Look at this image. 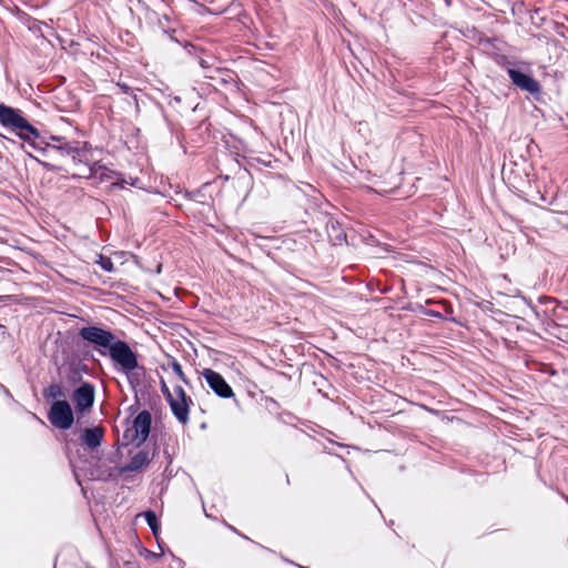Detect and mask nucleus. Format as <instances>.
Wrapping results in <instances>:
<instances>
[{"label": "nucleus", "mask_w": 568, "mask_h": 568, "mask_svg": "<svg viewBox=\"0 0 568 568\" xmlns=\"http://www.w3.org/2000/svg\"><path fill=\"white\" fill-rule=\"evenodd\" d=\"M49 422L59 429H69L74 423L71 405L65 399L52 403L48 413Z\"/></svg>", "instance_id": "nucleus-4"}, {"label": "nucleus", "mask_w": 568, "mask_h": 568, "mask_svg": "<svg viewBox=\"0 0 568 568\" xmlns=\"http://www.w3.org/2000/svg\"><path fill=\"white\" fill-rule=\"evenodd\" d=\"M149 462V453L140 450L130 459L129 464L123 467V471H138L139 469L148 465Z\"/></svg>", "instance_id": "nucleus-13"}, {"label": "nucleus", "mask_w": 568, "mask_h": 568, "mask_svg": "<svg viewBox=\"0 0 568 568\" xmlns=\"http://www.w3.org/2000/svg\"><path fill=\"white\" fill-rule=\"evenodd\" d=\"M173 416L182 424L185 425L190 420V405L192 399L187 397L182 386L174 387V396L168 402Z\"/></svg>", "instance_id": "nucleus-5"}, {"label": "nucleus", "mask_w": 568, "mask_h": 568, "mask_svg": "<svg viewBox=\"0 0 568 568\" xmlns=\"http://www.w3.org/2000/svg\"><path fill=\"white\" fill-rule=\"evenodd\" d=\"M171 562L170 568H184V562L180 558L175 557L174 555H170Z\"/></svg>", "instance_id": "nucleus-22"}, {"label": "nucleus", "mask_w": 568, "mask_h": 568, "mask_svg": "<svg viewBox=\"0 0 568 568\" xmlns=\"http://www.w3.org/2000/svg\"><path fill=\"white\" fill-rule=\"evenodd\" d=\"M199 63H200V65H201L203 69H209V68H211L210 63H209L206 60H204V59H200Z\"/></svg>", "instance_id": "nucleus-24"}, {"label": "nucleus", "mask_w": 568, "mask_h": 568, "mask_svg": "<svg viewBox=\"0 0 568 568\" xmlns=\"http://www.w3.org/2000/svg\"><path fill=\"white\" fill-rule=\"evenodd\" d=\"M94 392V386L89 382L82 383L80 387L74 389L72 394V400L79 413H84L93 406Z\"/></svg>", "instance_id": "nucleus-8"}, {"label": "nucleus", "mask_w": 568, "mask_h": 568, "mask_svg": "<svg viewBox=\"0 0 568 568\" xmlns=\"http://www.w3.org/2000/svg\"><path fill=\"white\" fill-rule=\"evenodd\" d=\"M81 372H88L87 365L82 364L77 367H71L68 375V381L72 384L80 382L82 378Z\"/></svg>", "instance_id": "nucleus-16"}, {"label": "nucleus", "mask_w": 568, "mask_h": 568, "mask_svg": "<svg viewBox=\"0 0 568 568\" xmlns=\"http://www.w3.org/2000/svg\"><path fill=\"white\" fill-rule=\"evenodd\" d=\"M507 73L511 80V83L515 87L532 95L540 93L541 87L539 82L536 79H534L530 74L510 67L507 68Z\"/></svg>", "instance_id": "nucleus-6"}, {"label": "nucleus", "mask_w": 568, "mask_h": 568, "mask_svg": "<svg viewBox=\"0 0 568 568\" xmlns=\"http://www.w3.org/2000/svg\"><path fill=\"white\" fill-rule=\"evenodd\" d=\"M118 87L120 88V90L124 93V94H132L133 93V90L130 85H128L126 83H122V82H119L118 83Z\"/></svg>", "instance_id": "nucleus-23"}, {"label": "nucleus", "mask_w": 568, "mask_h": 568, "mask_svg": "<svg viewBox=\"0 0 568 568\" xmlns=\"http://www.w3.org/2000/svg\"><path fill=\"white\" fill-rule=\"evenodd\" d=\"M171 368L172 371L174 372V374L182 381L184 382L185 384H187V379L183 373V369H182V366L181 364L176 361V359H173L171 362Z\"/></svg>", "instance_id": "nucleus-18"}, {"label": "nucleus", "mask_w": 568, "mask_h": 568, "mask_svg": "<svg viewBox=\"0 0 568 568\" xmlns=\"http://www.w3.org/2000/svg\"><path fill=\"white\" fill-rule=\"evenodd\" d=\"M161 392H162L163 396L165 397L166 402L172 399L174 396V390L171 392L170 388L168 387L166 383L163 379L161 381Z\"/></svg>", "instance_id": "nucleus-19"}, {"label": "nucleus", "mask_w": 568, "mask_h": 568, "mask_svg": "<svg viewBox=\"0 0 568 568\" xmlns=\"http://www.w3.org/2000/svg\"><path fill=\"white\" fill-rule=\"evenodd\" d=\"M17 134H18V136L21 140L30 143L31 146H32V143H37L40 146H43L41 141L44 138H41L40 132L38 131V129L34 128L32 124H30L27 119H24L22 125L17 131Z\"/></svg>", "instance_id": "nucleus-11"}, {"label": "nucleus", "mask_w": 568, "mask_h": 568, "mask_svg": "<svg viewBox=\"0 0 568 568\" xmlns=\"http://www.w3.org/2000/svg\"><path fill=\"white\" fill-rule=\"evenodd\" d=\"M422 314L426 315V316H430V317H436V318H444L443 314L437 311V310H432V308H422Z\"/></svg>", "instance_id": "nucleus-21"}, {"label": "nucleus", "mask_w": 568, "mask_h": 568, "mask_svg": "<svg viewBox=\"0 0 568 568\" xmlns=\"http://www.w3.org/2000/svg\"><path fill=\"white\" fill-rule=\"evenodd\" d=\"M103 435L104 429L102 427L85 428L82 433L81 439L89 449L93 450L101 446Z\"/></svg>", "instance_id": "nucleus-12"}, {"label": "nucleus", "mask_w": 568, "mask_h": 568, "mask_svg": "<svg viewBox=\"0 0 568 568\" xmlns=\"http://www.w3.org/2000/svg\"><path fill=\"white\" fill-rule=\"evenodd\" d=\"M43 146L32 143V148L40 152L43 156H51L52 152H58L62 156H70L74 164L87 165V173L78 175L79 178L91 179L95 174L92 162V148L88 142L69 141L65 136L49 135L48 139L41 141Z\"/></svg>", "instance_id": "nucleus-1"}, {"label": "nucleus", "mask_w": 568, "mask_h": 568, "mask_svg": "<svg viewBox=\"0 0 568 568\" xmlns=\"http://www.w3.org/2000/svg\"><path fill=\"white\" fill-rule=\"evenodd\" d=\"M151 424L152 415L149 410L144 409L135 416L133 420V429L135 433L133 440H135L138 445L143 444L148 439L151 430Z\"/></svg>", "instance_id": "nucleus-9"}, {"label": "nucleus", "mask_w": 568, "mask_h": 568, "mask_svg": "<svg viewBox=\"0 0 568 568\" xmlns=\"http://www.w3.org/2000/svg\"><path fill=\"white\" fill-rule=\"evenodd\" d=\"M97 263L101 266V268L105 272H113L114 270V265H113V262L110 257L108 256H104L102 254H100L98 256V260H97Z\"/></svg>", "instance_id": "nucleus-17"}, {"label": "nucleus", "mask_w": 568, "mask_h": 568, "mask_svg": "<svg viewBox=\"0 0 568 568\" xmlns=\"http://www.w3.org/2000/svg\"><path fill=\"white\" fill-rule=\"evenodd\" d=\"M113 363L126 376L132 388H136L142 384L145 368L139 364L138 354L131 347L122 353Z\"/></svg>", "instance_id": "nucleus-3"}, {"label": "nucleus", "mask_w": 568, "mask_h": 568, "mask_svg": "<svg viewBox=\"0 0 568 568\" xmlns=\"http://www.w3.org/2000/svg\"><path fill=\"white\" fill-rule=\"evenodd\" d=\"M40 165L45 169L47 171H50V172H59L61 170L60 166L55 165V164H52L50 162H47V161H41V160H38L36 159Z\"/></svg>", "instance_id": "nucleus-20"}, {"label": "nucleus", "mask_w": 568, "mask_h": 568, "mask_svg": "<svg viewBox=\"0 0 568 568\" xmlns=\"http://www.w3.org/2000/svg\"><path fill=\"white\" fill-rule=\"evenodd\" d=\"M79 336L92 345L100 355L109 356L112 362L130 347L125 341L118 338L110 329L95 325L81 327Z\"/></svg>", "instance_id": "nucleus-2"}, {"label": "nucleus", "mask_w": 568, "mask_h": 568, "mask_svg": "<svg viewBox=\"0 0 568 568\" xmlns=\"http://www.w3.org/2000/svg\"><path fill=\"white\" fill-rule=\"evenodd\" d=\"M24 119L20 110L0 103V123L2 126L18 131Z\"/></svg>", "instance_id": "nucleus-10"}, {"label": "nucleus", "mask_w": 568, "mask_h": 568, "mask_svg": "<svg viewBox=\"0 0 568 568\" xmlns=\"http://www.w3.org/2000/svg\"><path fill=\"white\" fill-rule=\"evenodd\" d=\"M202 376L207 383L209 387L221 398L234 397V392L231 386L226 383L224 377L210 368H205L202 372Z\"/></svg>", "instance_id": "nucleus-7"}, {"label": "nucleus", "mask_w": 568, "mask_h": 568, "mask_svg": "<svg viewBox=\"0 0 568 568\" xmlns=\"http://www.w3.org/2000/svg\"><path fill=\"white\" fill-rule=\"evenodd\" d=\"M143 517L149 525L152 532L156 536L160 529L159 520L156 514L153 510H146L143 513Z\"/></svg>", "instance_id": "nucleus-15"}, {"label": "nucleus", "mask_w": 568, "mask_h": 568, "mask_svg": "<svg viewBox=\"0 0 568 568\" xmlns=\"http://www.w3.org/2000/svg\"><path fill=\"white\" fill-rule=\"evenodd\" d=\"M42 395L47 400H61L60 398L65 397V389L60 383H51L43 389Z\"/></svg>", "instance_id": "nucleus-14"}]
</instances>
